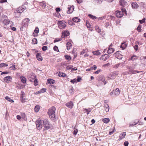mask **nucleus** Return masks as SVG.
<instances>
[{
    "instance_id": "obj_1",
    "label": "nucleus",
    "mask_w": 146,
    "mask_h": 146,
    "mask_svg": "<svg viewBox=\"0 0 146 146\" xmlns=\"http://www.w3.org/2000/svg\"><path fill=\"white\" fill-rule=\"evenodd\" d=\"M56 108L54 106L50 108L48 111V114L50 118L53 121L55 122L56 120L55 115Z\"/></svg>"
},
{
    "instance_id": "obj_2",
    "label": "nucleus",
    "mask_w": 146,
    "mask_h": 146,
    "mask_svg": "<svg viewBox=\"0 0 146 146\" xmlns=\"http://www.w3.org/2000/svg\"><path fill=\"white\" fill-rule=\"evenodd\" d=\"M44 121L42 120L38 119L36 121V127L38 129H41L43 125Z\"/></svg>"
},
{
    "instance_id": "obj_3",
    "label": "nucleus",
    "mask_w": 146,
    "mask_h": 146,
    "mask_svg": "<svg viewBox=\"0 0 146 146\" xmlns=\"http://www.w3.org/2000/svg\"><path fill=\"white\" fill-rule=\"evenodd\" d=\"M58 27L61 29H63L66 27V23L64 21H60L58 22Z\"/></svg>"
},
{
    "instance_id": "obj_4",
    "label": "nucleus",
    "mask_w": 146,
    "mask_h": 146,
    "mask_svg": "<svg viewBox=\"0 0 146 146\" xmlns=\"http://www.w3.org/2000/svg\"><path fill=\"white\" fill-rule=\"evenodd\" d=\"M118 74L119 72L117 71L111 73L108 76V78L110 79H113L118 75Z\"/></svg>"
},
{
    "instance_id": "obj_5",
    "label": "nucleus",
    "mask_w": 146,
    "mask_h": 146,
    "mask_svg": "<svg viewBox=\"0 0 146 146\" xmlns=\"http://www.w3.org/2000/svg\"><path fill=\"white\" fill-rule=\"evenodd\" d=\"M25 8L24 6L19 7L17 9V12L16 13V14H18L19 16L20 15V13L24 11L25 9Z\"/></svg>"
},
{
    "instance_id": "obj_6",
    "label": "nucleus",
    "mask_w": 146,
    "mask_h": 146,
    "mask_svg": "<svg viewBox=\"0 0 146 146\" xmlns=\"http://www.w3.org/2000/svg\"><path fill=\"white\" fill-rule=\"evenodd\" d=\"M114 55L117 58L119 59H121L123 57V55L121 54V52L120 51L117 52L115 53Z\"/></svg>"
},
{
    "instance_id": "obj_7",
    "label": "nucleus",
    "mask_w": 146,
    "mask_h": 146,
    "mask_svg": "<svg viewBox=\"0 0 146 146\" xmlns=\"http://www.w3.org/2000/svg\"><path fill=\"white\" fill-rule=\"evenodd\" d=\"M125 66V64L124 63V62H122L121 63H119L115 65H114L113 67V68H117L119 67H120L121 68Z\"/></svg>"
},
{
    "instance_id": "obj_8",
    "label": "nucleus",
    "mask_w": 146,
    "mask_h": 146,
    "mask_svg": "<svg viewBox=\"0 0 146 146\" xmlns=\"http://www.w3.org/2000/svg\"><path fill=\"white\" fill-rule=\"evenodd\" d=\"M30 21L29 19L28 18H26L23 21V24L25 27L28 26L29 22Z\"/></svg>"
},
{
    "instance_id": "obj_9",
    "label": "nucleus",
    "mask_w": 146,
    "mask_h": 146,
    "mask_svg": "<svg viewBox=\"0 0 146 146\" xmlns=\"http://www.w3.org/2000/svg\"><path fill=\"white\" fill-rule=\"evenodd\" d=\"M33 79H30V81L32 82H33L34 85L35 86H36L38 85V82L36 79V77L35 76H33Z\"/></svg>"
},
{
    "instance_id": "obj_10",
    "label": "nucleus",
    "mask_w": 146,
    "mask_h": 146,
    "mask_svg": "<svg viewBox=\"0 0 146 146\" xmlns=\"http://www.w3.org/2000/svg\"><path fill=\"white\" fill-rule=\"evenodd\" d=\"M69 34V33L68 31H64L62 32V34L61 37L62 38H64L65 37L68 36Z\"/></svg>"
},
{
    "instance_id": "obj_11",
    "label": "nucleus",
    "mask_w": 146,
    "mask_h": 146,
    "mask_svg": "<svg viewBox=\"0 0 146 146\" xmlns=\"http://www.w3.org/2000/svg\"><path fill=\"white\" fill-rule=\"evenodd\" d=\"M53 127L52 125L50 122L46 120V130L49 129H52Z\"/></svg>"
},
{
    "instance_id": "obj_12",
    "label": "nucleus",
    "mask_w": 146,
    "mask_h": 146,
    "mask_svg": "<svg viewBox=\"0 0 146 146\" xmlns=\"http://www.w3.org/2000/svg\"><path fill=\"white\" fill-rule=\"evenodd\" d=\"M114 94L115 95H118L119 94V90L118 88H116L115 90L113 91V92L110 93V95L112 96H113V94Z\"/></svg>"
},
{
    "instance_id": "obj_13",
    "label": "nucleus",
    "mask_w": 146,
    "mask_h": 146,
    "mask_svg": "<svg viewBox=\"0 0 146 146\" xmlns=\"http://www.w3.org/2000/svg\"><path fill=\"white\" fill-rule=\"evenodd\" d=\"M112 47V44L110 45L108 49V50L107 52L109 54H110L113 53L114 51V49L113 48H111Z\"/></svg>"
},
{
    "instance_id": "obj_14",
    "label": "nucleus",
    "mask_w": 146,
    "mask_h": 146,
    "mask_svg": "<svg viewBox=\"0 0 146 146\" xmlns=\"http://www.w3.org/2000/svg\"><path fill=\"white\" fill-rule=\"evenodd\" d=\"M12 79V78L11 76H8L5 77L4 78V80L6 82H9L11 81Z\"/></svg>"
},
{
    "instance_id": "obj_15",
    "label": "nucleus",
    "mask_w": 146,
    "mask_h": 146,
    "mask_svg": "<svg viewBox=\"0 0 146 146\" xmlns=\"http://www.w3.org/2000/svg\"><path fill=\"white\" fill-rule=\"evenodd\" d=\"M66 106L70 108H72L73 106V104L72 101H70L66 104Z\"/></svg>"
},
{
    "instance_id": "obj_16",
    "label": "nucleus",
    "mask_w": 146,
    "mask_h": 146,
    "mask_svg": "<svg viewBox=\"0 0 146 146\" xmlns=\"http://www.w3.org/2000/svg\"><path fill=\"white\" fill-rule=\"evenodd\" d=\"M109 56L107 54H105L102 56L100 57V59L104 61H106L109 58Z\"/></svg>"
},
{
    "instance_id": "obj_17",
    "label": "nucleus",
    "mask_w": 146,
    "mask_h": 146,
    "mask_svg": "<svg viewBox=\"0 0 146 146\" xmlns=\"http://www.w3.org/2000/svg\"><path fill=\"white\" fill-rule=\"evenodd\" d=\"M123 15V12L121 11H118L116 13V15L117 17L119 18H120L122 17Z\"/></svg>"
},
{
    "instance_id": "obj_18",
    "label": "nucleus",
    "mask_w": 146,
    "mask_h": 146,
    "mask_svg": "<svg viewBox=\"0 0 146 146\" xmlns=\"http://www.w3.org/2000/svg\"><path fill=\"white\" fill-rule=\"evenodd\" d=\"M36 56L37 59L38 60L41 61L42 60V58L41 56V54L40 53H37L36 54Z\"/></svg>"
},
{
    "instance_id": "obj_19",
    "label": "nucleus",
    "mask_w": 146,
    "mask_h": 146,
    "mask_svg": "<svg viewBox=\"0 0 146 146\" xmlns=\"http://www.w3.org/2000/svg\"><path fill=\"white\" fill-rule=\"evenodd\" d=\"M126 135L125 132H124L122 133L121 134H120L119 136V140H120L124 138Z\"/></svg>"
},
{
    "instance_id": "obj_20",
    "label": "nucleus",
    "mask_w": 146,
    "mask_h": 146,
    "mask_svg": "<svg viewBox=\"0 0 146 146\" xmlns=\"http://www.w3.org/2000/svg\"><path fill=\"white\" fill-rule=\"evenodd\" d=\"M20 79L21 82L25 84L26 83V78L23 76H20Z\"/></svg>"
},
{
    "instance_id": "obj_21",
    "label": "nucleus",
    "mask_w": 146,
    "mask_h": 146,
    "mask_svg": "<svg viewBox=\"0 0 146 146\" xmlns=\"http://www.w3.org/2000/svg\"><path fill=\"white\" fill-rule=\"evenodd\" d=\"M131 5L132 7L134 9L137 8L139 6L135 2H132Z\"/></svg>"
},
{
    "instance_id": "obj_22",
    "label": "nucleus",
    "mask_w": 146,
    "mask_h": 146,
    "mask_svg": "<svg viewBox=\"0 0 146 146\" xmlns=\"http://www.w3.org/2000/svg\"><path fill=\"white\" fill-rule=\"evenodd\" d=\"M40 109V106L39 105H36L35 107V111L36 112H38Z\"/></svg>"
},
{
    "instance_id": "obj_23",
    "label": "nucleus",
    "mask_w": 146,
    "mask_h": 146,
    "mask_svg": "<svg viewBox=\"0 0 146 146\" xmlns=\"http://www.w3.org/2000/svg\"><path fill=\"white\" fill-rule=\"evenodd\" d=\"M66 46L67 48V49L69 50L70 49V48L72 47V44L70 42H67L66 44Z\"/></svg>"
},
{
    "instance_id": "obj_24",
    "label": "nucleus",
    "mask_w": 146,
    "mask_h": 146,
    "mask_svg": "<svg viewBox=\"0 0 146 146\" xmlns=\"http://www.w3.org/2000/svg\"><path fill=\"white\" fill-rule=\"evenodd\" d=\"M119 2L120 5L123 6H125L127 3V2L124 0H120Z\"/></svg>"
},
{
    "instance_id": "obj_25",
    "label": "nucleus",
    "mask_w": 146,
    "mask_h": 146,
    "mask_svg": "<svg viewBox=\"0 0 146 146\" xmlns=\"http://www.w3.org/2000/svg\"><path fill=\"white\" fill-rule=\"evenodd\" d=\"M104 109L106 112H108L109 110V107L107 104H106L104 105Z\"/></svg>"
},
{
    "instance_id": "obj_26",
    "label": "nucleus",
    "mask_w": 146,
    "mask_h": 146,
    "mask_svg": "<svg viewBox=\"0 0 146 146\" xmlns=\"http://www.w3.org/2000/svg\"><path fill=\"white\" fill-rule=\"evenodd\" d=\"M10 22H12L10 20H7V19H5L3 21V23L5 25H8Z\"/></svg>"
},
{
    "instance_id": "obj_27",
    "label": "nucleus",
    "mask_w": 146,
    "mask_h": 146,
    "mask_svg": "<svg viewBox=\"0 0 146 146\" xmlns=\"http://www.w3.org/2000/svg\"><path fill=\"white\" fill-rule=\"evenodd\" d=\"M73 21L75 22H79L80 21V19L77 17H74L72 19Z\"/></svg>"
},
{
    "instance_id": "obj_28",
    "label": "nucleus",
    "mask_w": 146,
    "mask_h": 146,
    "mask_svg": "<svg viewBox=\"0 0 146 146\" xmlns=\"http://www.w3.org/2000/svg\"><path fill=\"white\" fill-rule=\"evenodd\" d=\"M47 82L49 84H53L55 82L54 80L51 79H48Z\"/></svg>"
},
{
    "instance_id": "obj_29",
    "label": "nucleus",
    "mask_w": 146,
    "mask_h": 146,
    "mask_svg": "<svg viewBox=\"0 0 146 146\" xmlns=\"http://www.w3.org/2000/svg\"><path fill=\"white\" fill-rule=\"evenodd\" d=\"M103 0H94V2L95 3L101 4Z\"/></svg>"
},
{
    "instance_id": "obj_30",
    "label": "nucleus",
    "mask_w": 146,
    "mask_h": 146,
    "mask_svg": "<svg viewBox=\"0 0 146 146\" xmlns=\"http://www.w3.org/2000/svg\"><path fill=\"white\" fill-rule=\"evenodd\" d=\"M92 52L94 54L96 55H99L100 54V53L98 50L93 51Z\"/></svg>"
},
{
    "instance_id": "obj_31",
    "label": "nucleus",
    "mask_w": 146,
    "mask_h": 146,
    "mask_svg": "<svg viewBox=\"0 0 146 146\" xmlns=\"http://www.w3.org/2000/svg\"><path fill=\"white\" fill-rule=\"evenodd\" d=\"M102 121L104 123H107L110 121V119L109 118H105L103 119Z\"/></svg>"
},
{
    "instance_id": "obj_32",
    "label": "nucleus",
    "mask_w": 146,
    "mask_h": 146,
    "mask_svg": "<svg viewBox=\"0 0 146 146\" xmlns=\"http://www.w3.org/2000/svg\"><path fill=\"white\" fill-rule=\"evenodd\" d=\"M126 44L125 43H123L121 45V47L123 50L126 47Z\"/></svg>"
},
{
    "instance_id": "obj_33",
    "label": "nucleus",
    "mask_w": 146,
    "mask_h": 146,
    "mask_svg": "<svg viewBox=\"0 0 146 146\" xmlns=\"http://www.w3.org/2000/svg\"><path fill=\"white\" fill-rule=\"evenodd\" d=\"M5 99L11 102H14V101L13 100L11 99L8 96L6 97H5Z\"/></svg>"
},
{
    "instance_id": "obj_34",
    "label": "nucleus",
    "mask_w": 146,
    "mask_h": 146,
    "mask_svg": "<svg viewBox=\"0 0 146 146\" xmlns=\"http://www.w3.org/2000/svg\"><path fill=\"white\" fill-rule=\"evenodd\" d=\"M37 43V40L36 38H33L32 40V43L33 44H36Z\"/></svg>"
},
{
    "instance_id": "obj_35",
    "label": "nucleus",
    "mask_w": 146,
    "mask_h": 146,
    "mask_svg": "<svg viewBox=\"0 0 146 146\" xmlns=\"http://www.w3.org/2000/svg\"><path fill=\"white\" fill-rule=\"evenodd\" d=\"M39 92V94L42 93L46 92V89L44 88H43L39 91H38Z\"/></svg>"
},
{
    "instance_id": "obj_36",
    "label": "nucleus",
    "mask_w": 146,
    "mask_h": 146,
    "mask_svg": "<svg viewBox=\"0 0 146 146\" xmlns=\"http://www.w3.org/2000/svg\"><path fill=\"white\" fill-rule=\"evenodd\" d=\"M65 57L66 59L67 60H69L71 59V57L69 56L66 55H65Z\"/></svg>"
},
{
    "instance_id": "obj_37",
    "label": "nucleus",
    "mask_w": 146,
    "mask_h": 146,
    "mask_svg": "<svg viewBox=\"0 0 146 146\" xmlns=\"http://www.w3.org/2000/svg\"><path fill=\"white\" fill-rule=\"evenodd\" d=\"M95 28L96 30L98 32V33H100L101 32V30L100 29H99V27L98 26H96L95 27Z\"/></svg>"
},
{
    "instance_id": "obj_38",
    "label": "nucleus",
    "mask_w": 146,
    "mask_h": 146,
    "mask_svg": "<svg viewBox=\"0 0 146 146\" xmlns=\"http://www.w3.org/2000/svg\"><path fill=\"white\" fill-rule=\"evenodd\" d=\"M8 66V65L5 63H1L0 64V67H6Z\"/></svg>"
},
{
    "instance_id": "obj_39",
    "label": "nucleus",
    "mask_w": 146,
    "mask_h": 146,
    "mask_svg": "<svg viewBox=\"0 0 146 146\" xmlns=\"http://www.w3.org/2000/svg\"><path fill=\"white\" fill-rule=\"evenodd\" d=\"M89 16L93 19H96V17L95 16L91 15L90 14L88 15Z\"/></svg>"
},
{
    "instance_id": "obj_40",
    "label": "nucleus",
    "mask_w": 146,
    "mask_h": 146,
    "mask_svg": "<svg viewBox=\"0 0 146 146\" xmlns=\"http://www.w3.org/2000/svg\"><path fill=\"white\" fill-rule=\"evenodd\" d=\"M141 25H139L137 28V30L139 32H141Z\"/></svg>"
},
{
    "instance_id": "obj_41",
    "label": "nucleus",
    "mask_w": 146,
    "mask_h": 146,
    "mask_svg": "<svg viewBox=\"0 0 146 146\" xmlns=\"http://www.w3.org/2000/svg\"><path fill=\"white\" fill-rule=\"evenodd\" d=\"M140 5L141 7L145 8V4L144 3L141 2L140 3Z\"/></svg>"
},
{
    "instance_id": "obj_42",
    "label": "nucleus",
    "mask_w": 146,
    "mask_h": 146,
    "mask_svg": "<svg viewBox=\"0 0 146 146\" xmlns=\"http://www.w3.org/2000/svg\"><path fill=\"white\" fill-rule=\"evenodd\" d=\"M145 18H143L142 20H140L139 21L140 23L141 24H142L145 22Z\"/></svg>"
},
{
    "instance_id": "obj_43",
    "label": "nucleus",
    "mask_w": 146,
    "mask_h": 146,
    "mask_svg": "<svg viewBox=\"0 0 146 146\" xmlns=\"http://www.w3.org/2000/svg\"><path fill=\"white\" fill-rule=\"evenodd\" d=\"M84 111H85V112H86L87 114H88L91 111V110L90 109L89 110L85 109L84 110Z\"/></svg>"
},
{
    "instance_id": "obj_44",
    "label": "nucleus",
    "mask_w": 146,
    "mask_h": 146,
    "mask_svg": "<svg viewBox=\"0 0 146 146\" xmlns=\"http://www.w3.org/2000/svg\"><path fill=\"white\" fill-rule=\"evenodd\" d=\"M88 50L87 49L83 50L82 52H81V55H82L84 54L85 52H87Z\"/></svg>"
},
{
    "instance_id": "obj_45",
    "label": "nucleus",
    "mask_w": 146,
    "mask_h": 146,
    "mask_svg": "<svg viewBox=\"0 0 146 146\" xmlns=\"http://www.w3.org/2000/svg\"><path fill=\"white\" fill-rule=\"evenodd\" d=\"M58 75L62 77H64L66 75L65 74H64L63 73H60V74H59Z\"/></svg>"
},
{
    "instance_id": "obj_46",
    "label": "nucleus",
    "mask_w": 146,
    "mask_h": 146,
    "mask_svg": "<svg viewBox=\"0 0 146 146\" xmlns=\"http://www.w3.org/2000/svg\"><path fill=\"white\" fill-rule=\"evenodd\" d=\"M86 25L87 28H89L90 27V25L89 24V22L88 21H86Z\"/></svg>"
},
{
    "instance_id": "obj_47",
    "label": "nucleus",
    "mask_w": 146,
    "mask_h": 146,
    "mask_svg": "<svg viewBox=\"0 0 146 146\" xmlns=\"http://www.w3.org/2000/svg\"><path fill=\"white\" fill-rule=\"evenodd\" d=\"M137 56H132L131 58V60H132V61H134L135 59L136 58H137Z\"/></svg>"
},
{
    "instance_id": "obj_48",
    "label": "nucleus",
    "mask_w": 146,
    "mask_h": 146,
    "mask_svg": "<svg viewBox=\"0 0 146 146\" xmlns=\"http://www.w3.org/2000/svg\"><path fill=\"white\" fill-rule=\"evenodd\" d=\"M102 81L104 82V85L106 84V82L105 81V79L104 78L102 77V79H101Z\"/></svg>"
},
{
    "instance_id": "obj_49",
    "label": "nucleus",
    "mask_w": 146,
    "mask_h": 146,
    "mask_svg": "<svg viewBox=\"0 0 146 146\" xmlns=\"http://www.w3.org/2000/svg\"><path fill=\"white\" fill-rule=\"evenodd\" d=\"M68 8V11H67V13H71L72 12V10H71V11L70 10V8H70V7H69Z\"/></svg>"
},
{
    "instance_id": "obj_50",
    "label": "nucleus",
    "mask_w": 146,
    "mask_h": 146,
    "mask_svg": "<svg viewBox=\"0 0 146 146\" xmlns=\"http://www.w3.org/2000/svg\"><path fill=\"white\" fill-rule=\"evenodd\" d=\"M115 131V128H113V129L112 131H110L109 132V134L110 135H111L113 134V133Z\"/></svg>"
},
{
    "instance_id": "obj_51",
    "label": "nucleus",
    "mask_w": 146,
    "mask_h": 146,
    "mask_svg": "<svg viewBox=\"0 0 146 146\" xmlns=\"http://www.w3.org/2000/svg\"><path fill=\"white\" fill-rule=\"evenodd\" d=\"M115 131V128H113V129L112 131H110L109 132V134L110 135H111L113 134V133Z\"/></svg>"
},
{
    "instance_id": "obj_52",
    "label": "nucleus",
    "mask_w": 146,
    "mask_h": 146,
    "mask_svg": "<svg viewBox=\"0 0 146 146\" xmlns=\"http://www.w3.org/2000/svg\"><path fill=\"white\" fill-rule=\"evenodd\" d=\"M39 29H38V28H37V27H36V28H35V31H34L36 33H38V32H39Z\"/></svg>"
},
{
    "instance_id": "obj_53",
    "label": "nucleus",
    "mask_w": 146,
    "mask_h": 146,
    "mask_svg": "<svg viewBox=\"0 0 146 146\" xmlns=\"http://www.w3.org/2000/svg\"><path fill=\"white\" fill-rule=\"evenodd\" d=\"M78 130L77 129H76L74 131L73 134L76 135L78 132Z\"/></svg>"
},
{
    "instance_id": "obj_54",
    "label": "nucleus",
    "mask_w": 146,
    "mask_h": 146,
    "mask_svg": "<svg viewBox=\"0 0 146 146\" xmlns=\"http://www.w3.org/2000/svg\"><path fill=\"white\" fill-rule=\"evenodd\" d=\"M53 49L55 51H57L58 50V47L56 46H54Z\"/></svg>"
},
{
    "instance_id": "obj_55",
    "label": "nucleus",
    "mask_w": 146,
    "mask_h": 146,
    "mask_svg": "<svg viewBox=\"0 0 146 146\" xmlns=\"http://www.w3.org/2000/svg\"><path fill=\"white\" fill-rule=\"evenodd\" d=\"M102 70L101 69H99L96 72H94V73L96 74H99L100 72L102 71Z\"/></svg>"
},
{
    "instance_id": "obj_56",
    "label": "nucleus",
    "mask_w": 146,
    "mask_h": 146,
    "mask_svg": "<svg viewBox=\"0 0 146 146\" xmlns=\"http://www.w3.org/2000/svg\"><path fill=\"white\" fill-rule=\"evenodd\" d=\"M81 80V78L79 77V76H78V77H77V79L76 80V81L78 82H80V81Z\"/></svg>"
},
{
    "instance_id": "obj_57",
    "label": "nucleus",
    "mask_w": 146,
    "mask_h": 146,
    "mask_svg": "<svg viewBox=\"0 0 146 146\" xmlns=\"http://www.w3.org/2000/svg\"><path fill=\"white\" fill-rule=\"evenodd\" d=\"M76 79H74L73 80H71L70 81V82L72 83H74L76 82Z\"/></svg>"
},
{
    "instance_id": "obj_58",
    "label": "nucleus",
    "mask_w": 146,
    "mask_h": 146,
    "mask_svg": "<svg viewBox=\"0 0 146 146\" xmlns=\"http://www.w3.org/2000/svg\"><path fill=\"white\" fill-rule=\"evenodd\" d=\"M134 49L137 51L138 48V46L137 45H135L134 46Z\"/></svg>"
},
{
    "instance_id": "obj_59",
    "label": "nucleus",
    "mask_w": 146,
    "mask_h": 146,
    "mask_svg": "<svg viewBox=\"0 0 146 146\" xmlns=\"http://www.w3.org/2000/svg\"><path fill=\"white\" fill-rule=\"evenodd\" d=\"M129 143L127 141H125L124 143V145L125 146H128V145Z\"/></svg>"
},
{
    "instance_id": "obj_60",
    "label": "nucleus",
    "mask_w": 146,
    "mask_h": 146,
    "mask_svg": "<svg viewBox=\"0 0 146 146\" xmlns=\"http://www.w3.org/2000/svg\"><path fill=\"white\" fill-rule=\"evenodd\" d=\"M105 25L106 28H107L109 26V23L108 22L106 23L105 24Z\"/></svg>"
},
{
    "instance_id": "obj_61",
    "label": "nucleus",
    "mask_w": 146,
    "mask_h": 146,
    "mask_svg": "<svg viewBox=\"0 0 146 146\" xmlns=\"http://www.w3.org/2000/svg\"><path fill=\"white\" fill-rule=\"evenodd\" d=\"M10 68H11L12 70H15V65L12 66L10 67Z\"/></svg>"
},
{
    "instance_id": "obj_62",
    "label": "nucleus",
    "mask_w": 146,
    "mask_h": 146,
    "mask_svg": "<svg viewBox=\"0 0 146 146\" xmlns=\"http://www.w3.org/2000/svg\"><path fill=\"white\" fill-rule=\"evenodd\" d=\"M78 3L80 4L82 2L83 0H76Z\"/></svg>"
},
{
    "instance_id": "obj_63",
    "label": "nucleus",
    "mask_w": 146,
    "mask_h": 146,
    "mask_svg": "<svg viewBox=\"0 0 146 146\" xmlns=\"http://www.w3.org/2000/svg\"><path fill=\"white\" fill-rule=\"evenodd\" d=\"M110 65V64L109 63H108L107 64H105L104 66L106 67V66H109Z\"/></svg>"
},
{
    "instance_id": "obj_64",
    "label": "nucleus",
    "mask_w": 146,
    "mask_h": 146,
    "mask_svg": "<svg viewBox=\"0 0 146 146\" xmlns=\"http://www.w3.org/2000/svg\"><path fill=\"white\" fill-rule=\"evenodd\" d=\"M122 11L121 12H123V13L124 12L125 13L126 10L124 8H122L121 9Z\"/></svg>"
}]
</instances>
